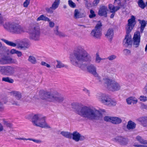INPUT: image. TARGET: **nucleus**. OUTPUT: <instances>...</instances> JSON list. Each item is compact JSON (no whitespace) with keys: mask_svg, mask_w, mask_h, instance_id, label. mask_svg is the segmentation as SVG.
Returning a JSON list of instances; mask_svg holds the SVG:
<instances>
[{"mask_svg":"<svg viewBox=\"0 0 147 147\" xmlns=\"http://www.w3.org/2000/svg\"><path fill=\"white\" fill-rule=\"evenodd\" d=\"M85 1V6L88 9H89L92 6V4L90 2H89L88 0H84Z\"/></svg>","mask_w":147,"mask_h":147,"instance_id":"58836bf2","label":"nucleus"},{"mask_svg":"<svg viewBox=\"0 0 147 147\" xmlns=\"http://www.w3.org/2000/svg\"><path fill=\"white\" fill-rule=\"evenodd\" d=\"M87 69L88 72L93 74L94 75L97 76L98 74L96 72V67L92 64H90L87 67Z\"/></svg>","mask_w":147,"mask_h":147,"instance_id":"6ab92c4d","label":"nucleus"},{"mask_svg":"<svg viewBox=\"0 0 147 147\" xmlns=\"http://www.w3.org/2000/svg\"><path fill=\"white\" fill-rule=\"evenodd\" d=\"M138 21L140 24V32H141L142 33L146 25V21L144 20H138Z\"/></svg>","mask_w":147,"mask_h":147,"instance_id":"cd10ccee","label":"nucleus"},{"mask_svg":"<svg viewBox=\"0 0 147 147\" xmlns=\"http://www.w3.org/2000/svg\"><path fill=\"white\" fill-rule=\"evenodd\" d=\"M126 101L128 104L130 105L136 103L137 102V99L134 97H131L126 99Z\"/></svg>","mask_w":147,"mask_h":147,"instance_id":"b1692460","label":"nucleus"},{"mask_svg":"<svg viewBox=\"0 0 147 147\" xmlns=\"http://www.w3.org/2000/svg\"><path fill=\"white\" fill-rule=\"evenodd\" d=\"M71 105L79 115L85 118L90 120L98 119L101 115L99 111L94 108L86 106L81 107L79 104L75 103H72Z\"/></svg>","mask_w":147,"mask_h":147,"instance_id":"f257e3e1","label":"nucleus"},{"mask_svg":"<svg viewBox=\"0 0 147 147\" xmlns=\"http://www.w3.org/2000/svg\"><path fill=\"white\" fill-rule=\"evenodd\" d=\"M140 34L139 32L135 33L133 37V45L136 47H138L140 42Z\"/></svg>","mask_w":147,"mask_h":147,"instance_id":"dca6fc26","label":"nucleus"},{"mask_svg":"<svg viewBox=\"0 0 147 147\" xmlns=\"http://www.w3.org/2000/svg\"><path fill=\"white\" fill-rule=\"evenodd\" d=\"M30 0H26L24 2L23 5L24 7H27L30 3Z\"/></svg>","mask_w":147,"mask_h":147,"instance_id":"c03bdc74","label":"nucleus"},{"mask_svg":"<svg viewBox=\"0 0 147 147\" xmlns=\"http://www.w3.org/2000/svg\"><path fill=\"white\" fill-rule=\"evenodd\" d=\"M134 146L136 147H147V146L141 145H138L135 144H134L133 145Z\"/></svg>","mask_w":147,"mask_h":147,"instance_id":"13d9d810","label":"nucleus"},{"mask_svg":"<svg viewBox=\"0 0 147 147\" xmlns=\"http://www.w3.org/2000/svg\"><path fill=\"white\" fill-rule=\"evenodd\" d=\"M135 18L132 16L131 18L128 20V24L126 26L125 29L126 35L123 41V45L126 47L131 46L132 44V40L131 36L129 33L133 29L135 24Z\"/></svg>","mask_w":147,"mask_h":147,"instance_id":"f03ea898","label":"nucleus"},{"mask_svg":"<svg viewBox=\"0 0 147 147\" xmlns=\"http://www.w3.org/2000/svg\"><path fill=\"white\" fill-rule=\"evenodd\" d=\"M138 6L142 9H144L146 6V5L143 0H139L138 1Z\"/></svg>","mask_w":147,"mask_h":147,"instance_id":"f704fd0d","label":"nucleus"},{"mask_svg":"<svg viewBox=\"0 0 147 147\" xmlns=\"http://www.w3.org/2000/svg\"><path fill=\"white\" fill-rule=\"evenodd\" d=\"M20 43L17 45V48L25 50L28 48L30 44L29 40L26 38L23 39L20 41Z\"/></svg>","mask_w":147,"mask_h":147,"instance_id":"9b49d317","label":"nucleus"},{"mask_svg":"<svg viewBox=\"0 0 147 147\" xmlns=\"http://www.w3.org/2000/svg\"><path fill=\"white\" fill-rule=\"evenodd\" d=\"M0 49L1 50H2V49L6 50L7 51H9V50L8 49H6V48L5 47H3L2 46V44L0 42Z\"/></svg>","mask_w":147,"mask_h":147,"instance_id":"6e6d98bb","label":"nucleus"},{"mask_svg":"<svg viewBox=\"0 0 147 147\" xmlns=\"http://www.w3.org/2000/svg\"><path fill=\"white\" fill-rule=\"evenodd\" d=\"M85 15L83 13H81L78 9L75 10L74 12V17L75 19L81 18L85 17Z\"/></svg>","mask_w":147,"mask_h":147,"instance_id":"aec40b11","label":"nucleus"},{"mask_svg":"<svg viewBox=\"0 0 147 147\" xmlns=\"http://www.w3.org/2000/svg\"><path fill=\"white\" fill-rule=\"evenodd\" d=\"M102 59L99 57V56H96V62L98 63H99Z\"/></svg>","mask_w":147,"mask_h":147,"instance_id":"8fccbe9b","label":"nucleus"},{"mask_svg":"<svg viewBox=\"0 0 147 147\" xmlns=\"http://www.w3.org/2000/svg\"><path fill=\"white\" fill-rule=\"evenodd\" d=\"M59 28L58 26H55L54 30V34L60 37H65L67 36V35L62 32H59L58 31Z\"/></svg>","mask_w":147,"mask_h":147,"instance_id":"4be33fe9","label":"nucleus"},{"mask_svg":"<svg viewBox=\"0 0 147 147\" xmlns=\"http://www.w3.org/2000/svg\"><path fill=\"white\" fill-rule=\"evenodd\" d=\"M14 67L10 66H5L4 75L7 76L12 75L15 73Z\"/></svg>","mask_w":147,"mask_h":147,"instance_id":"f3484780","label":"nucleus"},{"mask_svg":"<svg viewBox=\"0 0 147 147\" xmlns=\"http://www.w3.org/2000/svg\"><path fill=\"white\" fill-rule=\"evenodd\" d=\"M111 119V123L113 124H118L122 122L121 119L117 117H113Z\"/></svg>","mask_w":147,"mask_h":147,"instance_id":"bb28decb","label":"nucleus"},{"mask_svg":"<svg viewBox=\"0 0 147 147\" xmlns=\"http://www.w3.org/2000/svg\"><path fill=\"white\" fill-rule=\"evenodd\" d=\"M61 134L64 137L69 139H71V133L70 132L66 131H62L61 132Z\"/></svg>","mask_w":147,"mask_h":147,"instance_id":"7c9ffc66","label":"nucleus"},{"mask_svg":"<svg viewBox=\"0 0 147 147\" xmlns=\"http://www.w3.org/2000/svg\"><path fill=\"white\" fill-rule=\"evenodd\" d=\"M90 14L89 15V17L90 18H92L96 16V14L94 13V11L92 10L91 9L90 11Z\"/></svg>","mask_w":147,"mask_h":147,"instance_id":"a19ab883","label":"nucleus"},{"mask_svg":"<svg viewBox=\"0 0 147 147\" xmlns=\"http://www.w3.org/2000/svg\"><path fill=\"white\" fill-rule=\"evenodd\" d=\"M107 7L103 6L100 7L99 9L98 14L100 16H104L105 17H107Z\"/></svg>","mask_w":147,"mask_h":147,"instance_id":"a211bd4d","label":"nucleus"},{"mask_svg":"<svg viewBox=\"0 0 147 147\" xmlns=\"http://www.w3.org/2000/svg\"><path fill=\"white\" fill-rule=\"evenodd\" d=\"M2 81L10 83H12L14 82V80L13 79L9 77L3 78Z\"/></svg>","mask_w":147,"mask_h":147,"instance_id":"72a5a7b5","label":"nucleus"},{"mask_svg":"<svg viewBox=\"0 0 147 147\" xmlns=\"http://www.w3.org/2000/svg\"><path fill=\"white\" fill-rule=\"evenodd\" d=\"M5 67V66H0V72L3 75H4Z\"/></svg>","mask_w":147,"mask_h":147,"instance_id":"de8ad7c7","label":"nucleus"},{"mask_svg":"<svg viewBox=\"0 0 147 147\" xmlns=\"http://www.w3.org/2000/svg\"><path fill=\"white\" fill-rule=\"evenodd\" d=\"M40 20H42L44 21H50V20L49 18L43 15H41L36 19L37 21Z\"/></svg>","mask_w":147,"mask_h":147,"instance_id":"2f4dec72","label":"nucleus"},{"mask_svg":"<svg viewBox=\"0 0 147 147\" xmlns=\"http://www.w3.org/2000/svg\"><path fill=\"white\" fill-rule=\"evenodd\" d=\"M113 29L111 28H109L105 34L106 37L111 41L113 38Z\"/></svg>","mask_w":147,"mask_h":147,"instance_id":"412c9836","label":"nucleus"},{"mask_svg":"<svg viewBox=\"0 0 147 147\" xmlns=\"http://www.w3.org/2000/svg\"><path fill=\"white\" fill-rule=\"evenodd\" d=\"M1 40L8 45L12 47H15L17 46V44L16 43L12 42L9 41L3 38H2Z\"/></svg>","mask_w":147,"mask_h":147,"instance_id":"c85d7f7f","label":"nucleus"},{"mask_svg":"<svg viewBox=\"0 0 147 147\" xmlns=\"http://www.w3.org/2000/svg\"><path fill=\"white\" fill-rule=\"evenodd\" d=\"M41 65H42L46 66L47 67H50V66L49 64H47L44 61H42L41 62Z\"/></svg>","mask_w":147,"mask_h":147,"instance_id":"3c124183","label":"nucleus"},{"mask_svg":"<svg viewBox=\"0 0 147 147\" xmlns=\"http://www.w3.org/2000/svg\"><path fill=\"white\" fill-rule=\"evenodd\" d=\"M103 80L106 84L107 88L109 90L113 91H118L121 88L120 85L114 80L109 79L107 78H103Z\"/></svg>","mask_w":147,"mask_h":147,"instance_id":"6e6552de","label":"nucleus"},{"mask_svg":"<svg viewBox=\"0 0 147 147\" xmlns=\"http://www.w3.org/2000/svg\"><path fill=\"white\" fill-rule=\"evenodd\" d=\"M141 107L142 109H147V105L144 104H142Z\"/></svg>","mask_w":147,"mask_h":147,"instance_id":"e2e57ef3","label":"nucleus"},{"mask_svg":"<svg viewBox=\"0 0 147 147\" xmlns=\"http://www.w3.org/2000/svg\"><path fill=\"white\" fill-rule=\"evenodd\" d=\"M116 58V56H109L108 59L110 60H112Z\"/></svg>","mask_w":147,"mask_h":147,"instance_id":"5fc2aeb1","label":"nucleus"},{"mask_svg":"<svg viewBox=\"0 0 147 147\" xmlns=\"http://www.w3.org/2000/svg\"><path fill=\"white\" fill-rule=\"evenodd\" d=\"M71 63L73 65L79 67L82 69H83V67L86 66L85 64H80L81 61H90L91 60L90 56H71L70 57Z\"/></svg>","mask_w":147,"mask_h":147,"instance_id":"20e7f679","label":"nucleus"},{"mask_svg":"<svg viewBox=\"0 0 147 147\" xmlns=\"http://www.w3.org/2000/svg\"><path fill=\"white\" fill-rule=\"evenodd\" d=\"M3 124L5 126H6L7 127H9V128L11 127L12 126L11 123L6 121H3Z\"/></svg>","mask_w":147,"mask_h":147,"instance_id":"79ce46f5","label":"nucleus"},{"mask_svg":"<svg viewBox=\"0 0 147 147\" xmlns=\"http://www.w3.org/2000/svg\"><path fill=\"white\" fill-rule=\"evenodd\" d=\"M109 8L111 13L115 12V7L111 4H109Z\"/></svg>","mask_w":147,"mask_h":147,"instance_id":"4c0bfd02","label":"nucleus"},{"mask_svg":"<svg viewBox=\"0 0 147 147\" xmlns=\"http://www.w3.org/2000/svg\"><path fill=\"white\" fill-rule=\"evenodd\" d=\"M30 38L34 41H38L40 39V28L38 26H34L29 30Z\"/></svg>","mask_w":147,"mask_h":147,"instance_id":"1a4fd4ad","label":"nucleus"},{"mask_svg":"<svg viewBox=\"0 0 147 147\" xmlns=\"http://www.w3.org/2000/svg\"><path fill=\"white\" fill-rule=\"evenodd\" d=\"M28 61L33 64H34L36 62V60L33 56H30L28 59Z\"/></svg>","mask_w":147,"mask_h":147,"instance_id":"e433bc0d","label":"nucleus"},{"mask_svg":"<svg viewBox=\"0 0 147 147\" xmlns=\"http://www.w3.org/2000/svg\"><path fill=\"white\" fill-rule=\"evenodd\" d=\"M11 93L17 100H20L22 98L21 93L20 92L14 91H12Z\"/></svg>","mask_w":147,"mask_h":147,"instance_id":"393cba45","label":"nucleus"},{"mask_svg":"<svg viewBox=\"0 0 147 147\" xmlns=\"http://www.w3.org/2000/svg\"><path fill=\"white\" fill-rule=\"evenodd\" d=\"M60 0H55L50 8L53 10L56 9L58 7L60 3Z\"/></svg>","mask_w":147,"mask_h":147,"instance_id":"c756f323","label":"nucleus"},{"mask_svg":"<svg viewBox=\"0 0 147 147\" xmlns=\"http://www.w3.org/2000/svg\"><path fill=\"white\" fill-rule=\"evenodd\" d=\"M99 1L100 0H94L93 2V5L94 6L97 5V4L99 3Z\"/></svg>","mask_w":147,"mask_h":147,"instance_id":"680f3d73","label":"nucleus"},{"mask_svg":"<svg viewBox=\"0 0 147 147\" xmlns=\"http://www.w3.org/2000/svg\"><path fill=\"white\" fill-rule=\"evenodd\" d=\"M3 26L5 29L14 34H20L24 32L22 26L19 24L14 22H5Z\"/></svg>","mask_w":147,"mask_h":147,"instance_id":"423d86ee","label":"nucleus"},{"mask_svg":"<svg viewBox=\"0 0 147 147\" xmlns=\"http://www.w3.org/2000/svg\"><path fill=\"white\" fill-rule=\"evenodd\" d=\"M71 139L72 138L76 142L83 140L85 139L84 136L81 135V134L77 131H74L72 133H71Z\"/></svg>","mask_w":147,"mask_h":147,"instance_id":"ddd939ff","label":"nucleus"},{"mask_svg":"<svg viewBox=\"0 0 147 147\" xmlns=\"http://www.w3.org/2000/svg\"><path fill=\"white\" fill-rule=\"evenodd\" d=\"M57 64L56 65V67L57 68H61L64 67V65L60 61H57Z\"/></svg>","mask_w":147,"mask_h":147,"instance_id":"49530a36","label":"nucleus"},{"mask_svg":"<svg viewBox=\"0 0 147 147\" xmlns=\"http://www.w3.org/2000/svg\"><path fill=\"white\" fill-rule=\"evenodd\" d=\"M113 140L118 142L120 144L122 145H126L128 143V140L127 138L121 136L116 137L113 139Z\"/></svg>","mask_w":147,"mask_h":147,"instance_id":"2eb2a0df","label":"nucleus"},{"mask_svg":"<svg viewBox=\"0 0 147 147\" xmlns=\"http://www.w3.org/2000/svg\"><path fill=\"white\" fill-rule=\"evenodd\" d=\"M138 121L144 127L147 126V117L140 118Z\"/></svg>","mask_w":147,"mask_h":147,"instance_id":"a878e982","label":"nucleus"},{"mask_svg":"<svg viewBox=\"0 0 147 147\" xmlns=\"http://www.w3.org/2000/svg\"><path fill=\"white\" fill-rule=\"evenodd\" d=\"M124 53L126 55H129L130 54V51L128 49H125L123 51Z\"/></svg>","mask_w":147,"mask_h":147,"instance_id":"603ef678","label":"nucleus"},{"mask_svg":"<svg viewBox=\"0 0 147 147\" xmlns=\"http://www.w3.org/2000/svg\"><path fill=\"white\" fill-rule=\"evenodd\" d=\"M74 55H87L86 51L81 46L76 47L74 51Z\"/></svg>","mask_w":147,"mask_h":147,"instance_id":"4468645a","label":"nucleus"},{"mask_svg":"<svg viewBox=\"0 0 147 147\" xmlns=\"http://www.w3.org/2000/svg\"><path fill=\"white\" fill-rule=\"evenodd\" d=\"M29 140L32 141L37 144H40L42 142V141L40 140H36L32 138H29Z\"/></svg>","mask_w":147,"mask_h":147,"instance_id":"a18cd8bd","label":"nucleus"},{"mask_svg":"<svg viewBox=\"0 0 147 147\" xmlns=\"http://www.w3.org/2000/svg\"><path fill=\"white\" fill-rule=\"evenodd\" d=\"M4 108V107L3 103L0 102V111H3Z\"/></svg>","mask_w":147,"mask_h":147,"instance_id":"0e129e2a","label":"nucleus"},{"mask_svg":"<svg viewBox=\"0 0 147 147\" xmlns=\"http://www.w3.org/2000/svg\"><path fill=\"white\" fill-rule=\"evenodd\" d=\"M102 26L100 21L98 22V23L96 25L94 29L93 30L91 33V35L94 38L100 39L102 35L101 27Z\"/></svg>","mask_w":147,"mask_h":147,"instance_id":"9d476101","label":"nucleus"},{"mask_svg":"<svg viewBox=\"0 0 147 147\" xmlns=\"http://www.w3.org/2000/svg\"><path fill=\"white\" fill-rule=\"evenodd\" d=\"M69 5L72 8H75L76 5V4L73 2L72 0H69L68 1Z\"/></svg>","mask_w":147,"mask_h":147,"instance_id":"ea45409f","label":"nucleus"},{"mask_svg":"<svg viewBox=\"0 0 147 147\" xmlns=\"http://www.w3.org/2000/svg\"><path fill=\"white\" fill-rule=\"evenodd\" d=\"M11 102L13 105H15L16 106H19L20 105L19 103L17 101H15L14 100L11 101Z\"/></svg>","mask_w":147,"mask_h":147,"instance_id":"864d4df0","label":"nucleus"},{"mask_svg":"<svg viewBox=\"0 0 147 147\" xmlns=\"http://www.w3.org/2000/svg\"><path fill=\"white\" fill-rule=\"evenodd\" d=\"M122 67V65L120 64H117V65L116 68L118 70H120Z\"/></svg>","mask_w":147,"mask_h":147,"instance_id":"bf43d9fd","label":"nucleus"},{"mask_svg":"<svg viewBox=\"0 0 147 147\" xmlns=\"http://www.w3.org/2000/svg\"><path fill=\"white\" fill-rule=\"evenodd\" d=\"M140 100V101L144 102L147 100V97L144 96H141L139 98Z\"/></svg>","mask_w":147,"mask_h":147,"instance_id":"09e8293b","label":"nucleus"},{"mask_svg":"<svg viewBox=\"0 0 147 147\" xmlns=\"http://www.w3.org/2000/svg\"><path fill=\"white\" fill-rule=\"evenodd\" d=\"M49 26L51 28L53 27L55 25L54 23L52 22L49 21Z\"/></svg>","mask_w":147,"mask_h":147,"instance_id":"69168bd1","label":"nucleus"},{"mask_svg":"<svg viewBox=\"0 0 147 147\" xmlns=\"http://www.w3.org/2000/svg\"><path fill=\"white\" fill-rule=\"evenodd\" d=\"M96 97L102 103L105 105L111 106H115L116 104V101L112 100L109 96L105 94L101 93H98L96 95Z\"/></svg>","mask_w":147,"mask_h":147,"instance_id":"0eeeda50","label":"nucleus"},{"mask_svg":"<svg viewBox=\"0 0 147 147\" xmlns=\"http://www.w3.org/2000/svg\"><path fill=\"white\" fill-rule=\"evenodd\" d=\"M144 90L145 92L147 94V83L144 87Z\"/></svg>","mask_w":147,"mask_h":147,"instance_id":"774afa93","label":"nucleus"},{"mask_svg":"<svg viewBox=\"0 0 147 147\" xmlns=\"http://www.w3.org/2000/svg\"><path fill=\"white\" fill-rule=\"evenodd\" d=\"M9 52L11 54H16L17 55H22V52L14 49L11 50Z\"/></svg>","mask_w":147,"mask_h":147,"instance_id":"c9c22d12","label":"nucleus"},{"mask_svg":"<svg viewBox=\"0 0 147 147\" xmlns=\"http://www.w3.org/2000/svg\"><path fill=\"white\" fill-rule=\"evenodd\" d=\"M136 124L131 121H129L127 123V128L128 130L133 129L135 128Z\"/></svg>","mask_w":147,"mask_h":147,"instance_id":"5701e85b","label":"nucleus"},{"mask_svg":"<svg viewBox=\"0 0 147 147\" xmlns=\"http://www.w3.org/2000/svg\"><path fill=\"white\" fill-rule=\"evenodd\" d=\"M136 139L141 144H147V141L144 140L141 136H137Z\"/></svg>","mask_w":147,"mask_h":147,"instance_id":"473e14b6","label":"nucleus"},{"mask_svg":"<svg viewBox=\"0 0 147 147\" xmlns=\"http://www.w3.org/2000/svg\"><path fill=\"white\" fill-rule=\"evenodd\" d=\"M16 60L11 58L9 56H3L0 59V64L2 65L15 63Z\"/></svg>","mask_w":147,"mask_h":147,"instance_id":"f8f14e48","label":"nucleus"},{"mask_svg":"<svg viewBox=\"0 0 147 147\" xmlns=\"http://www.w3.org/2000/svg\"><path fill=\"white\" fill-rule=\"evenodd\" d=\"M32 120V123L35 126L44 128H51L46 121V117L40 114L34 115Z\"/></svg>","mask_w":147,"mask_h":147,"instance_id":"39448f33","label":"nucleus"},{"mask_svg":"<svg viewBox=\"0 0 147 147\" xmlns=\"http://www.w3.org/2000/svg\"><path fill=\"white\" fill-rule=\"evenodd\" d=\"M112 117H109L108 116H106L104 117V120L107 122H109L111 123Z\"/></svg>","mask_w":147,"mask_h":147,"instance_id":"37998d69","label":"nucleus"},{"mask_svg":"<svg viewBox=\"0 0 147 147\" xmlns=\"http://www.w3.org/2000/svg\"><path fill=\"white\" fill-rule=\"evenodd\" d=\"M4 21L3 18L1 16V14H0V24L3 23Z\"/></svg>","mask_w":147,"mask_h":147,"instance_id":"338daca9","label":"nucleus"},{"mask_svg":"<svg viewBox=\"0 0 147 147\" xmlns=\"http://www.w3.org/2000/svg\"><path fill=\"white\" fill-rule=\"evenodd\" d=\"M44 96L41 97L42 99H47L49 101L57 102L61 103L63 101L64 98L63 95L57 92L52 93L50 92H46L44 94Z\"/></svg>","mask_w":147,"mask_h":147,"instance_id":"7ed1b4c3","label":"nucleus"},{"mask_svg":"<svg viewBox=\"0 0 147 147\" xmlns=\"http://www.w3.org/2000/svg\"><path fill=\"white\" fill-rule=\"evenodd\" d=\"M16 139L20 140H29V138H15Z\"/></svg>","mask_w":147,"mask_h":147,"instance_id":"052dcab7","label":"nucleus"},{"mask_svg":"<svg viewBox=\"0 0 147 147\" xmlns=\"http://www.w3.org/2000/svg\"><path fill=\"white\" fill-rule=\"evenodd\" d=\"M83 90L84 91L88 96H90V92L89 90L85 88H84L83 89Z\"/></svg>","mask_w":147,"mask_h":147,"instance_id":"4d7b16f0","label":"nucleus"}]
</instances>
